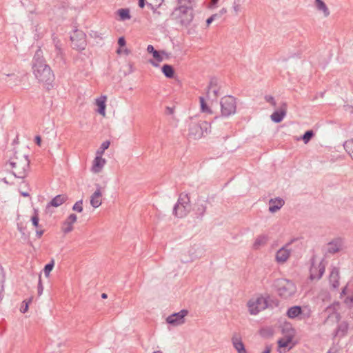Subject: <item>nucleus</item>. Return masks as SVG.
I'll list each match as a JSON object with an SVG mask.
<instances>
[{"instance_id": "nucleus-30", "label": "nucleus", "mask_w": 353, "mask_h": 353, "mask_svg": "<svg viewBox=\"0 0 353 353\" xmlns=\"http://www.w3.org/2000/svg\"><path fill=\"white\" fill-rule=\"evenodd\" d=\"M121 21L129 20L131 19L130 10L128 8H121L117 11Z\"/></svg>"}, {"instance_id": "nucleus-3", "label": "nucleus", "mask_w": 353, "mask_h": 353, "mask_svg": "<svg viewBox=\"0 0 353 353\" xmlns=\"http://www.w3.org/2000/svg\"><path fill=\"white\" fill-rule=\"evenodd\" d=\"M276 286L279 295L283 299L292 296L296 290L294 283L288 279H279Z\"/></svg>"}, {"instance_id": "nucleus-45", "label": "nucleus", "mask_w": 353, "mask_h": 353, "mask_svg": "<svg viewBox=\"0 0 353 353\" xmlns=\"http://www.w3.org/2000/svg\"><path fill=\"white\" fill-rule=\"evenodd\" d=\"M179 7L176 9V11L181 10L182 7L185 8H191L190 6H188V4L190 3V0H177Z\"/></svg>"}, {"instance_id": "nucleus-21", "label": "nucleus", "mask_w": 353, "mask_h": 353, "mask_svg": "<svg viewBox=\"0 0 353 353\" xmlns=\"http://www.w3.org/2000/svg\"><path fill=\"white\" fill-rule=\"evenodd\" d=\"M232 342L234 347L236 349L238 353H244L247 352L240 336H238L236 334L234 335L232 338Z\"/></svg>"}, {"instance_id": "nucleus-61", "label": "nucleus", "mask_w": 353, "mask_h": 353, "mask_svg": "<svg viewBox=\"0 0 353 353\" xmlns=\"http://www.w3.org/2000/svg\"><path fill=\"white\" fill-rule=\"evenodd\" d=\"M226 12V9L225 8H222L221 10H220V13L218 14L219 17H221L222 14H225Z\"/></svg>"}, {"instance_id": "nucleus-25", "label": "nucleus", "mask_w": 353, "mask_h": 353, "mask_svg": "<svg viewBox=\"0 0 353 353\" xmlns=\"http://www.w3.org/2000/svg\"><path fill=\"white\" fill-rule=\"evenodd\" d=\"M105 101L106 97L103 96L96 100V104L98 106V112L102 116L105 115Z\"/></svg>"}, {"instance_id": "nucleus-54", "label": "nucleus", "mask_w": 353, "mask_h": 353, "mask_svg": "<svg viewBox=\"0 0 353 353\" xmlns=\"http://www.w3.org/2000/svg\"><path fill=\"white\" fill-rule=\"evenodd\" d=\"M41 136L39 135H37L35 137H34V143L38 145V146H41Z\"/></svg>"}, {"instance_id": "nucleus-37", "label": "nucleus", "mask_w": 353, "mask_h": 353, "mask_svg": "<svg viewBox=\"0 0 353 353\" xmlns=\"http://www.w3.org/2000/svg\"><path fill=\"white\" fill-rule=\"evenodd\" d=\"M110 145V142L109 141H105L103 142L99 148V149L97 151V155L101 156L105 150H107Z\"/></svg>"}, {"instance_id": "nucleus-27", "label": "nucleus", "mask_w": 353, "mask_h": 353, "mask_svg": "<svg viewBox=\"0 0 353 353\" xmlns=\"http://www.w3.org/2000/svg\"><path fill=\"white\" fill-rule=\"evenodd\" d=\"M268 240V236L265 234L259 235L256 239L253 244V248L254 250H258L261 246H263L266 244Z\"/></svg>"}, {"instance_id": "nucleus-15", "label": "nucleus", "mask_w": 353, "mask_h": 353, "mask_svg": "<svg viewBox=\"0 0 353 353\" xmlns=\"http://www.w3.org/2000/svg\"><path fill=\"white\" fill-rule=\"evenodd\" d=\"M77 215L75 214H71L63 223L61 230L64 234H68L73 230V223L77 221Z\"/></svg>"}, {"instance_id": "nucleus-29", "label": "nucleus", "mask_w": 353, "mask_h": 353, "mask_svg": "<svg viewBox=\"0 0 353 353\" xmlns=\"http://www.w3.org/2000/svg\"><path fill=\"white\" fill-rule=\"evenodd\" d=\"M315 4L316 8L319 11H322L325 17H328L330 15V11L326 4L322 0H315Z\"/></svg>"}, {"instance_id": "nucleus-53", "label": "nucleus", "mask_w": 353, "mask_h": 353, "mask_svg": "<svg viewBox=\"0 0 353 353\" xmlns=\"http://www.w3.org/2000/svg\"><path fill=\"white\" fill-rule=\"evenodd\" d=\"M210 92H212L214 99H216L219 95V88H212Z\"/></svg>"}, {"instance_id": "nucleus-22", "label": "nucleus", "mask_w": 353, "mask_h": 353, "mask_svg": "<svg viewBox=\"0 0 353 353\" xmlns=\"http://www.w3.org/2000/svg\"><path fill=\"white\" fill-rule=\"evenodd\" d=\"M68 199V196L66 194H59L54 197L50 202L48 204L47 208L50 206L53 207H59L64 202H65Z\"/></svg>"}, {"instance_id": "nucleus-20", "label": "nucleus", "mask_w": 353, "mask_h": 353, "mask_svg": "<svg viewBox=\"0 0 353 353\" xmlns=\"http://www.w3.org/2000/svg\"><path fill=\"white\" fill-rule=\"evenodd\" d=\"M330 283L333 288L336 289L339 286V269L334 267L330 274Z\"/></svg>"}, {"instance_id": "nucleus-13", "label": "nucleus", "mask_w": 353, "mask_h": 353, "mask_svg": "<svg viewBox=\"0 0 353 353\" xmlns=\"http://www.w3.org/2000/svg\"><path fill=\"white\" fill-rule=\"evenodd\" d=\"M325 268V265L323 263V262H321L318 266H316L314 265V263H312L310 270V279H320L324 274Z\"/></svg>"}, {"instance_id": "nucleus-10", "label": "nucleus", "mask_w": 353, "mask_h": 353, "mask_svg": "<svg viewBox=\"0 0 353 353\" xmlns=\"http://www.w3.org/2000/svg\"><path fill=\"white\" fill-rule=\"evenodd\" d=\"M343 239L341 237L334 238L327 244L326 252L328 254H334L341 251L343 249Z\"/></svg>"}, {"instance_id": "nucleus-47", "label": "nucleus", "mask_w": 353, "mask_h": 353, "mask_svg": "<svg viewBox=\"0 0 353 353\" xmlns=\"http://www.w3.org/2000/svg\"><path fill=\"white\" fill-rule=\"evenodd\" d=\"M265 99L267 102L270 103L272 105L276 106V103L274 100V98L271 95H266L265 97Z\"/></svg>"}, {"instance_id": "nucleus-64", "label": "nucleus", "mask_w": 353, "mask_h": 353, "mask_svg": "<svg viewBox=\"0 0 353 353\" xmlns=\"http://www.w3.org/2000/svg\"><path fill=\"white\" fill-rule=\"evenodd\" d=\"M219 0H212V5H216L218 3Z\"/></svg>"}, {"instance_id": "nucleus-28", "label": "nucleus", "mask_w": 353, "mask_h": 353, "mask_svg": "<svg viewBox=\"0 0 353 353\" xmlns=\"http://www.w3.org/2000/svg\"><path fill=\"white\" fill-rule=\"evenodd\" d=\"M150 1L147 2V6L152 10H153L154 14H157L158 15L160 14V12L157 10V8H159L164 0H149Z\"/></svg>"}, {"instance_id": "nucleus-48", "label": "nucleus", "mask_w": 353, "mask_h": 353, "mask_svg": "<svg viewBox=\"0 0 353 353\" xmlns=\"http://www.w3.org/2000/svg\"><path fill=\"white\" fill-rule=\"evenodd\" d=\"M43 290V285H42L41 276H39V282H38V286H37V291H38L39 296H40L42 294Z\"/></svg>"}, {"instance_id": "nucleus-39", "label": "nucleus", "mask_w": 353, "mask_h": 353, "mask_svg": "<svg viewBox=\"0 0 353 353\" xmlns=\"http://www.w3.org/2000/svg\"><path fill=\"white\" fill-rule=\"evenodd\" d=\"M54 265V261L52 259L50 263L46 264L43 268V272L46 277H48L50 273V272L52 270Z\"/></svg>"}, {"instance_id": "nucleus-34", "label": "nucleus", "mask_w": 353, "mask_h": 353, "mask_svg": "<svg viewBox=\"0 0 353 353\" xmlns=\"http://www.w3.org/2000/svg\"><path fill=\"white\" fill-rule=\"evenodd\" d=\"M31 221H32V225L35 228H41V225H39V212H38V210L36 209L34 210V214L31 217Z\"/></svg>"}, {"instance_id": "nucleus-55", "label": "nucleus", "mask_w": 353, "mask_h": 353, "mask_svg": "<svg viewBox=\"0 0 353 353\" xmlns=\"http://www.w3.org/2000/svg\"><path fill=\"white\" fill-rule=\"evenodd\" d=\"M233 8H234L235 13L237 14L241 10V6L238 3H236V2H234Z\"/></svg>"}, {"instance_id": "nucleus-12", "label": "nucleus", "mask_w": 353, "mask_h": 353, "mask_svg": "<svg viewBox=\"0 0 353 353\" xmlns=\"http://www.w3.org/2000/svg\"><path fill=\"white\" fill-rule=\"evenodd\" d=\"M287 243L281 249H279L276 253V261L278 263H283L285 262L290 257L291 250L288 247L291 245L292 242Z\"/></svg>"}, {"instance_id": "nucleus-5", "label": "nucleus", "mask_w": 353, "mask_h": 353, "mask_svg": "<svg viewBox=\"0 0 353 353\" xmlns=\"http://www.w3.org/2000/svg\"><path fill=\"white\" fill-rule=\"evenodd\" d=\"M221 115L228 117L234 114L236 110V98L232 96H225L221 99Z\"/></svg>"}, {"instance_id": "nucleus-17", "label": "nucleus", "mask_w": 353, "mask_h": 353, "mask_svg": "<svg viewBox=\"0 0 353 353\" xmlns=\"http://www.w3.org/2000/svg\"><path fill=\"white\" fill-rule=\"evenodd\" d=\"M96 185H97V190L92 194L91 198H90V204L94 208H97L101 205V201L100 198L102 196V193L101 191V186L99 184H97Z\"/></svg>"}, {"instance_id": "nucleus-62", "label": "nucleus", "mask_w": 353, "mask_h": 353, "mask_svg": "<svg viewBox=\"0 0 353 353\" xmlns=\"http://www.w3.org/2000/svg\"><path fill=\"white\" fill-rule=\"evenodd\" d=\"M101 298L105 299H107L108 298V294H105V293H102L101 294Z\"/></svg>"}, {"instance_id": "nucleus-4", "label": "nucleus", "mask_w": 353, "mask_h": 353, "mask_svg": "<svg viewBox=\"0 0 353 353\" xmlns=\"http://www.w3.org/2000/svg\"><path fill=\"white\" fill-rule=\"evenodd\" d=\"M210 128V123L205 121H199L198 122H191L189 125V137L194 139L201 138L204 133H208Z\"/></svg>"}, {"instance_id": "nucleus-11", "label": "nucleus", "mask_w": 353, "mask_h": 353, "mask_svg": "<svg viewBox=\"0 0 353 353\" xmlns=\"http://www.w3.org/2000/svg\"><path fill=\"white\" fill-rule=\"evenodd\" d=\"M180 13L179 17V23L184 26H188L193 19V13L192 8L182 7L181 10H178Z\"/></svg>"}, {"instance_id": "nucleus-32", "label": "nucleus", "mask_w": 353, "mask_h": 353, "mask_svg": "<svg viewBox=\"0 0 353 353\" xmlns=\"http://www.w3.org/2000/svg\"><path fill=\"white\" fill-rule=\"evenodd\" d=\"M324 312L327 314V318H330L332 316H335L336 319H339L340 316V314L336 312V308L334 305H330L327 307Z\"/></svg>"}, {"instance_id": "nucleus-35", "label": "nucleus", "mask_w": 353, "mask_h": 353, "mask_svg": "<svg viewBox=\"0 0 353 353\" xmlns=\"http://www.w3.org/2000/svg\"><path fill=\"white\" fill-rule=\"evenodd\" d=\"M292 335L288 336L286 339H281L278 341L279 347H287L292 342Z\"/></svg>"}, {"instance_id": "nucleus-38", "label": "nucleus", "mask_w": 353, "mask_h": 353, "mask_svg": "<svg viewBox=\"0 0 353 353\" xmlns=\"http://www.w3.org/2000/svg\"><path fill=\"white\" fill-rule=\"evenodd\" d=\"M314 136V133L312 130H307L303 134L301 139L304 141L305 143H307Z\"/></svg>"}, {"instance_id": "nucleus-6", "label": "nucleus", "mask_w": 353, "mask_h": 353, "mask_svg": "<svg viewBox=\"0 0 353 353\" xmlns=\"http://www.w3.org/2000/svg\"><path fill=\"white\" fill-rule=\"evenodd\" d=\"M70 40L72 48L78 51L85 50L87 46L86 34L82 30H78L77 28L70 34Z\"/></svg>"}, {"instance_id": "nucleus-41", "label": "nucleus", "mask_w": 353, "mask_h": 353, "mask_svg": "<svg viewBox=\"0 0 353 353\" xmlns=\"http://www.w3.org/2000/svg\"><path fill=\"white\" fill-rule=\"evenodd\" d=\"M55 52H56V58L57 59H62L63 57H62V50H61V43H60V41H57L55 42Z\"/></svg>"}, {"instance_id": "nucleus-58", "label": "nucleus", "mask_w": 353, "mask_h": 353, "mask_svg": "<svg viewBox=\"0 0 353 353\" xmlns=\"http://www.w3.org/2000/svg\"><path fill=\"white\" fill-rule=\"evenodd\" d=\"M271 352V346L266 345L263 353H270Z\"/></svg>"}, {"instance_id": "nucleus-63", "label": "nucleus", "mask_w": 353, "mask_h": 353, "mask_svg": "<svg viewBox=\"0 0 353 353\" xmlns=\"http://www.w3.org/2000/svg\"><path fill=\"white\" fill-rule=\"evenodd\" d=\"M21 195L23 196H28L29 194L28 192H22Z\"/></svg>"}, {"instance_id": "nucleus-59", "label": "nucleus", "mask_w": 353, "mask_h": 353, "mask_svg": "<svg viewBox=\"0 0 353 353\" xmlns=\"http://www.w3.org/2000/svg\"><path fill=\"white\" fill-rule=\"evenodd\" d=\"M153 66L154 67H158L159 66V63H157L155 61L152 60V59H150V61H149Z\"/></svg>"}, {"instance_id": "nucleus-46", "label": "nucleus", "mask_w": 353, "mask_h": 353, "mask_svg": "<svg viewBox=\"0 0 353 353\" xmlns=\"http://www.w3.org/2000/svg\"><path fill=\"white\" fill-rule=\"evenodd\" d=\"M5 281V275L3 272V268L0 265V294L3 290V283Z\"/></svg>"}, {"instance_id": "nucleus-23", "label": "nucleus", "mask_w": 353, "mask_h": 353, "mask_svg": "<svg viewBox=\"0 0 353 353\" xmlns=\"http://www.w3.org/2000/svg\"><path fill=\"white\" fill-rule=\"evenodd\" d=\"M147 51L148 53L152 54L154 59L157 62H161L163 61V58L162 54H165L164 51H159L154 49L152 45H148L147 47Z\"/></svg>"}, {"instance_id": "nucleus-19", "label": "nucleus", "mask_w": 353, "mask_h": 353, "mask_svg": "<svg viewBox=\"0 0 353 353\" xmlns=\"http://www.w3.org/2000/svg\"><path fill=\"white\" fill-rule=\"evenodd\" d=\"M106 161L102 158L101 156L97 155L94 158L92 163L91 170L94 173H99L101 171L102 168L105 165Z\"/></svg>"}, {"instance_id": "nucleus-9", "label": "nucleus", "mask_w": 353, "mask_h": 353, "mask_svg": "<svg viewBox=\"0 0 353 353\" xmlns=\"http://www.w3.org/2000/svg\"><path fill=\"white\" fill-rule=\"evenodd\" d=\"M208 202V199H201L200 196L198 197L193 207V211L196 219L199 220L203 219L207 210L206 203Z\"/></svg>"}, {"instance_id": "nucleus-50", "label": "nucleus", "mask_w": 353, "mask_h": 353, "mask_svg": "<svg viewBox=\"0 0 353 353\" xmlns=\"http://www.w3.org/2000/svg\"><path fill=\"white\" fill-rule=\"evenodd\" d=\"M218 14H214L206 20L207 26H209L211 23L218 17Z\"/></svg>"}, {"instance_id": "nucleus-49", "label": "nucleus", "mask_w": 353, "mask_h": 353, "mask_svg": "<svg viewBox=\"0 0 353 353\" xmlns=\"http://www.w3.org/2000/svg\"><path fill=\"white\" fill-rule=\"evenodd\" d=\"M90 36L94 39H97V38H99L101 39H102L101 34H100L97 31H94V30H91V32H90Z\"/></svg>"}, {"instance_id": "nucleus-52", "label": "nucleus", "mask_w": 353, "mask_h": 353, "mask_svg": "<svg viewBox=\"0 0 353 353\" xmlns=\"http://www.w3.org/2000/svg\"><path fill=\"white\" fill-rule=\"evenodd\" d=\"M43 233H44V230H43L41 228H39L36 230V236L38 239H40L42 236V235L43 234Z\"/></svg>"}, {"instance_id": "nucleus-36", "label": "nucleus", "mask_w": 353, "mask_h": 353, "mask_svg": "<svg viewBox=\"0 0 353 353\" xmlns=\"http://www.w3.org/2000/svg\"><path fill=\"white\" fill-rule=\"evenodd\" d=\"M343 146H344L345 151L352 157V154H353V139L346 141L344 143Z\"/></svg>"}, {"instance_id": "nucleus-31", "label": "nucleus", "mask_w": 353, "mask_h": 353, "mask_svg": "<svg viewBox=\"0 0 353 353\" xmlns=\"http://www.w3.org/2000/svg\"><path fill=\"white\" fill-rule=\"evenodd\" d=\"M348 330V324L343 321L341 323L336 330V335H339L340 336H345Z\"/></svg>"}, {"instance_id": "nucleus-43", "label": "nucleus", "mask_w": 353, "mask_h": 353, "mask_svg": "<svg viewBox=\"0 0 353 353\" xmlns=\"http://www.w3.org/2000/svg\"><path fill=\"white\" fill-rule=\"evenodd\" d=\"M218 79L216 77L211 78L209 85L208 86V94L210 92V90L218 88Z\"/></svg>"}, {"instance_id": "nucleus-18", "label": "nucleus", "mask_w": 353, "mask_h": 353, "mask_svg": "<svg viewBox=\"0 0 353 353\" xmlns=\"http://www.w3.org/2000/svg\"><path fill=\"white\" fill-rule=\"evenodd\" d=\"M284 204L285 201L281 198L277 197L271 199L269 201V211L272 213H274L280 210Z\"/></svg>"}, {"instance_id": "nucleus-8", "label": "nucleus", "mask_w": 353, "mask_h": 353, "mask_svg": "<svg viewBox=\"0 0 353 353\" xmlns=\"http://www.w3.org/2000/svg\"><path fill=\"white\" fill-rule=\"evenodd\" d=\"M188 310L183 309L179 312L173 313L166 319V322L172 325H179L185 323V317L188 314Z\"/></svg>"}, {"instance_id": "nucleus-26", "label": "nucleus", "mask_w": 353, "mask_h": 353, "mask_svg": "<svg viewBox=\"0 0 353 353\" xmlns=\"http://www.w3.org/2000/svg\"><path fill=\"white\" fill-rule=\"evenodd\" d=\"M161 71L165 77L168 79H172L174 76V69L171 65L164 64L161 68Z\"/></svg>"}, {"instance_id": "nucleus-60", "label": "nucleus", "mask_w": 353, "mask_h": 353, "mask_svg": "<svg viewBox=\"0 0 353 353\" xmlns=\"http://www.w3.org/2000/svg\"><path fill=\"white\" fill-rule=\"evenodd\" d=\"M346 110H348L350 112V113L353 114V106L347 105Z\"/></svg>"}, {"instance_id": "nucleus-1", "label": "nucleus", "mask_w": 353, "mask_h": 353, "mask_svg": "<svg viewBox=\"0 0 353 353\" xmlns=\"http://www.w3.org/2000/svg\"><path fill=\"white\" fill-rule=\"evenodd\" d=\"M32 70L35 77L44 84L48 90L53 87L55 77L51 68L46 63L41 49H38L32 59Z\"/></svg>"}, {"instance_id": "nucleus-14", "label": "nucleus", "mask_w": 353, "mask_h": 353, "mask_svg": "<svg viewBox=\"0 0 353 353\" xmlns=\"http://www.w3.org/2000/svg\"><path fill=\"white\" fill-rule=\"evenodd\" d=\"M287 113V103L283 102L279 110L274 111L270 116L271 119L274 123H280L282 121Z\"/></svg>"}, {"instance_id": "nucleus-44", "label": "nucleus", "mask_w": 353, "mask_h": 353, "mask_svg": "<svg viewBox=\"0 0 353 353\" xmlns=\"http://www.w3.org/2000/svg\"><path fill=\"white\" fill-rule=\"evenodd\" d=\"M72 210L81 212L83 211V201L80 200L77 201L72 207Z\"/></svg>"}, {"instance_id": "nucleus-40", "label": "nucleus", "mask_w": 353, "mask_h": 353, "mask_svg": "<svg viewBox=\"0 0 353 353\" xmlns=\"http://www.w3.org/2000/svg\"><path fill=\"white\" fill-rule=\"evenodd\" d=\"M32 298H30L28 301L25 300L22 302L20 311L21 313H26L28 310L29 304L32 302Z\"/></svg>"}, {"instance_id": "nucleus-16", "label": "nucleus", "mask_w": 353, "mask_h": 353, "mask_svg": "<svg viewBox=\"0 0 353 353\" xmlns=\"http://www.w3.org/2000/svg\"><path fill=\"white\" fill-rule=\"evenodd\" d=\"M190 210V205H181L175 204L173 208V214L177 218L185 217Z\"/></svg>"}, {"instance_id": "nucleus-24", "label": "nucleus", "mask_w": 353, "mask_h": 353, "mask_svg": "<svg viewBox=\"0 0 353 353\" xmlns=\"http://www.w3.org/2000/svg\"><path fill=\"white\" fill-rule=\"evenodd\" d=\"M302 308L301 306L295 305L290 307L287 311V316L290 319H294L302 314Z\"/></svg>"}, {"instance_id": "nucleus-7", "label": "nucleus", "mask_w": 353, "mask_h": 353, "mask_svg": "<svg viewBox=\"0 0 353 353\" xmlns=\"http://www.w3.org/2000/svg\"><path fill=\"white\" fill-rule=\"evenodd\" d=\"M248 307L250 313L252 315H256L268 307V301L265 298L259 296L255 300H250L248 302Z\"/></svg>"}, {"instance_id": "nucleus-42", "label": "nucleus", "mask_w": 353, "mask_h": 353, "mask_svg": "<svg viewBox=\"0 0 353 353\" xmlns=\"http://www.w3.org/2000/svg\"><path fill=\"white\" fill-rule=\"evenodd\" d=\"M199 101L201 103V111L203 112H211L210 108L208 106L203 97H199Z\"/></svg>"}, {"instance_id": "nucleus-2", "label": "nucleus", "mask_w": 353, "mask_h": 353, "mask_svg": "<svg viewBox=\"0 0 353 353\" xmlns=\"http://www.w3.org/2000/svg\"><path fill=\"white\" fill-rule=\"evenodd\" d=\"M9 165L12 169V174L20 179H24L28 174L30 168V160L28 154L15 151L13 157L8 161Z\"/></svg>"}, {"instance_id": "nucleus-56", "label": "nucleus", "mask_w": 353, "mask_h": 353, "mask_svg": "<svg viewBox=\"0 0 353 353\" xmlns=\"http://www.w3.org/2000/svg\"><path fill=\"white\" fill-rule=\"evenodd\" d=\"M174 113V109L170 107H166L165 108V114H172Z\"/></svg>"}, {"instance_id": "nucleus-51", "label": "nucleus", "mask_w": 353, "mask_h": 353, "mask_svg": "<svg viewBox=\"0 0 353 353\" xmlns=\"http://www.w3.org/2000/svg\"><path fill=\"white\" fill-rule=\"evenodd\" d=\"M118 44L120 47H123L126 44L125 39L123 37H121L118 39Z\"/></svg>"}, {"instance_id": "nucleus-33", "label": "nucleus", "mask_w": 353, "mask_h": 353, "mask_svg": "<svg viewBox=\"0 0 353 353\" xmlns=\"http://www.w3.org/2000/svg\"><path fill=\"white\" fill-rule=\"evenodd\" d=\"M176 204L181 205H190V198L188 194H183V193H181L179 195V197Z\"/></svg>"}, {"instance_id": "nucleus-57", "label": "nucleus", "mask_w": 353, "mask_h": 353, "mask_svg": "<svg viewBox=\"0 0 353 353\" xmlns=\"http://www.w3.org/2000/svg\"><path fill=\"white\" fill-rule=\"evenodd\" d=\"M138 4L141 8H143L145 5V0H139Z\"/></svg>"}]
</instances>
